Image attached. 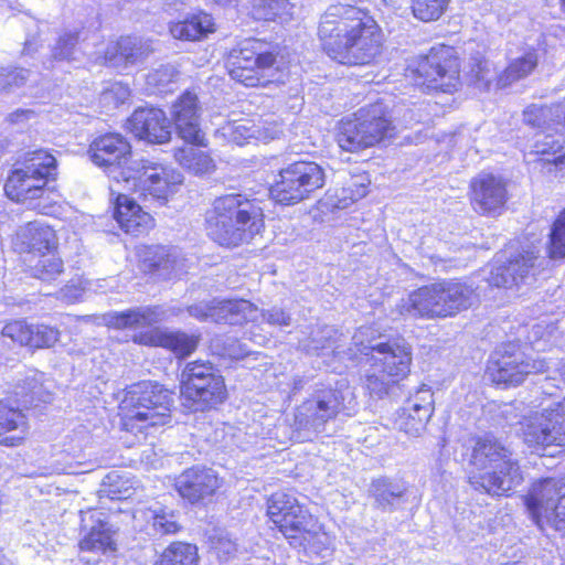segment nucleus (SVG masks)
<instances>
[{"mask_svg":"<svg viewBox=\"0 0 565 565\" xmlns=\"http://www.w3.org/2000/svg\"><path fill=\"white\" fill-rule=\"evenodd\" d=\"M450 0H411L413 15L423 21L438 20L445 12Z\"/></svg>","mask_w":565,"mask_h":565,"instance_id":"49530a36","label":"nucleus"},{"mask_svg":"<svg viewBox=\"0 0 565 565\" xmlns=\"http://www.w3.org/2000/svg\"><path fill=\"white\" fill-rule=\"evenodd\" d=\"M198 97L185 92L172 106L174 124L180 137L189 143L203 145V135L200 129Z\"/></svg>","mask_w":565,"mask_h":565,"instance_id":"5701e85b","label":"nucleus"},{"mask_svg":"<svg viewBox=\"0 0 565 565\" xmlns=\"http://www.w3.org/2000/svg\"><path fill=\"white\" fill-rule=\"evenodd\" d=\"M469 76L471 82L479 89H489L494 79L498 81L492 62L483 57H473L470 64Z\"/></svg>","mask_w":565,"mask_h":565,"instance_id":"c03bdc74","label":"nucleus"},{"mask_svg":"<svg viewBox=\"0 0 565 565\" xmlns=\"http://www.w3.org/2000/svg\"><path fill=\"white\" fill-rule=\"evenodd\" d=\"M539 55L534 47L525 49L519 56L513 57L498 77V87H507L514 82L529 76L537 66Z\"/></svg>","mask_w":565,"mask_h":565,"instance_id":"473e14b6","label":"nucleus"},{"mask_svg":"<svg viewBox=\"0 0 565 565\" xmlns=\"http://www.w3.org/2000/svg\"><path fill=\"white\" fill-rule=\"evenodd\" d=\"M324 183L326 173L320 164L300 160L280 169L270 194L279 204L295 205L309 199Z\"/></svg>","mask_w":565,"mask_h":565,"instance_id":"9b49d317","label":"nucleus"},{"mask_svg":"<svg viewBox=\"0 0 565 565\" xmlns=\"http://www.w3.org/2000/svg\"><path fill=\"white\" fill-rule=\"evenodd\" d=\"M171 402L170 392L158 383L135 384L120 405L122 429L138 436L169 423Z\"/></svg>","mask_w":565,"mask_h":565,"instance_id":"0eeeda50","label":"nucleus"},{"mask_svg":"<svg viewBox=\"0 0 565 565\" xmlns=\"http://www.w3.org/2000/svg\"><path fill=\"white\" fill-rule=\"evenodd\" d=\"M88 154L116 183H124L127 191L140 192L145 199L151 196L163 203L171 186L181 182L179 174L175 180L169 181L166 169L132 160L131 146L119 134L96 138L89 146Z\"/></svg>","mask_w":565,"mask_h":565,"instance_id":"f03ea898","label":"nucleus"},{"mask_svg":"<svg viewBox=\"0 0 565 565\" xmlns=\"http://www.w3.org/2000/svg\"><path fill=\"white\" fill-rule=\"evenodd\" d=\"M343 396L338 390H323L303 402L295 413V430L300 440L311 439L324 431L326 424L337 417Z\"/></svg>","mask_w":565,"mask_h":565,"instance_id":"dca6fc26","label":"nucleus"},{"mask_svg":"<svg viewBox=\"0 0 565 565\" xmlns=\"http://www.w3.org/2000/svg\"><path fill=\"white\" fill-rule=\"evenodd\" d=\"M81 292V289L75 286H65L64 288L60 289L57 297L68 302H73L78 299Z\"/></svg>","mask_w":565,"mask_h":565,"instance_id":"774afa93","label":"nucleus"},{"mask_svg":"<svg viewBox=\"0 0 565 565\" xmlns=\"http://www.w3.org/2000/svg\"><path fill=\"white\" fill-rule=\"evenodd\" d=\"M115 531L109 522L96 519L90 526H83L78 547L82 552L105 553L115 550Z\"/></svg>","mask_w":565,"mask_h":565,"instance_id":"7c9ffc66","label":"nucleus"},{"mask_svg":"<svg viewBox=\"0 0 565 565\" xmlns=\"http://www.w3.org/2000/svg\"><path fill=\"white\" fill-rule=\"evenodd\" d=\"M180 382L183 405L192 412L209 411L226 399L224 379L211 362L188 363Z\"/></svg>","mask_w":565,"mask_h":565,"instance_id":"9d476101","label":"nucleus"},{"mask_svg":"<svg viewBox=\"0 0 565 565\" xmlns=\"http://www.w3.org/2000/svg\"><path fill=\"white\" fill-rule=\"evenodd\" d=\"M212 547L221 559H227L237 552L236 543L227 534L218 533L211 537Z\"/></svg>","mask_w":565,"mask_h":565,"instance_id":"bf43d9fd","label":"nucleus"},{"mask_svg":"<svg viewBox=\"0 0 565 565\" xmlns=\"http://www.w3.org/2000/svg\"><path fill=\"white\" fill-rule=\"evenodd\" d=\"M406 487L392 479H374L369 487V497L373 507L383 512H393L405 503Z\"/></svg>","mask_w":565,"mask_h":565,"instance_id":"c85d7f7f","label":"nucleus"},{"mask_svg":"<svg viewBox=\"0 0 565 565\" xmlns=\"http://www.w3.org/2000/svg\"><path fill=\"white\" fill-rule=\"evenodd\" d=\"M214 31L213 19L207 13L194 14L170 25L171 35L185 41H200Z\"/></svg>","mask_w":565,"mask_h":565,"instance_id":"2f4dec72","label":"nucleus"},{"mask_svg":"<svg viewBox=\"0 0 565 565\" xmlns=\"http://www.w3.org/2000/svg\"><path fill=\"white\" fill-rule=\"evenodd\" d=\"M318 34L327 55L343 65H367L382 53L381 28L352 6H330L321 17Z\"/></svg>","mask_w":565,"mask_h":565,"instance_id":"f257e3e1","label":"nucleus"},{"mask_svg":"<svg viewBox=\"0 0 565 565\" xmlns=\"http://www.w3.org/2000/svg\"><path fill=\"white\" fill-rule=\"evenodd\" d=\"M394 130L387 107L383 103H374L340 121L337 141L343 150L358 152L393 137Z\"/></svg>","mask_w":565,"mask_h":565,"instance_id":"6e6552de","label":"nucleus"},{"mask_svg":"<svg viewBox=\"0 0 565 565\" xmlns=\"http://www.w3.org/2000/svg\"><path fill=\"white\" fill-rule=\"evenodd\" d=\"M212 310L213 300H203L186 307L188 313L200 321L212 320Z\"/></svg>","mask_w":565,"mask_h":565,"instance_id":"0e129e2a","label":"nucleus"},{"mask_svg":"<svg viewBox=\"0 0 565 565\" xmlns=\"http://www.w3.org/2000/svg\"><path fill=\"white\" fill-rule=\"evenodd\" d=\"M140 268L156 279H170L181 268L178 250L167 246H147L140 253Z\"/></svg>","mask_w":565,"mask_h":565,"instance_id":"a878e982","label":"nucleus"},{"mask_svg":"<svg viewBox=\"0 0 565 565\" xmlns=\"http://www.w3.org/2000/svg\"><path fill=\"white\" fill-rule=\"evenodd\" d=\"M149 512L153 535L163 536L175 534L182 529L179 516L174 511L160 508L158 510H150Z\"/></svg>","mask_w":565,"mask_h":565,"instance_id":"79ce46f5","label":"nucleus"},{"mask_svg":"<svg viewBox=\"0 0 565 565\" xmlns=\"http://www.w3.org/2000/svg\"><path fill=\"white\" fill-rule=\"evenodd\" d=\"M471 204L483 215H499L508 200L505 182L491 173H481L471 181Z\"/></svg>","mask_w":565,"mask_h":565,"instance_id":"6ab92c4d","label":"nucleus"},{"mask_svg":"<svg viewBox=\"0 0 565 565\" xmlns=\"http://www.w3.org/2000/svg\"><path fill=\"white\" fill-rule=\"evenodd\" d=\"M57 239L52 227L39 222H30L19 228L15 237V246L21 252L28 253L33 259L41 254L56 248Z\"/></svg>","mask_w":565,"mask_h":565,"instance_id":"bb28decb","label":"nucleus"},{"mask_svg":"<svg viewBox=\"0 0 565 565\" xmlns=\"http://www.w3.org/2000/svg\"><path fill=\"white\" fill-rule=\"evenodd\" d=\"M475 288L467 282L441 280L412 291L399 305V312L413 318L444 319L457 316L477 302Z\"/></svg>","mask_w":565,"mask_h":565,"instance_id":"39448f33","label":"nucleus"},{"mask_svg":"<svg viewBox=\"0 0 565 565\" xmlns=\"http://www.w3.org/2000/svg\"><path fill=\"white\" fill-rule=\"evenodd\" d=\"M30 347L33 348H51L57 340L60 332L57 329L46 324H31Z\"/></svg>","mask_w":565,"mask_h":565,"instance_id":"4d7b16f0","label":"nucleus"},{"mask_svg":"<svg viewBox=\"0 0 565 565\" xmlns=\"http://www.w3.org/2000/svg\"><path fill=\"white\" fill-rule=\"evenodd\" d=\"M220 486V479L214 470L205 467L189 468L175 480L177 491L190 503H198L212 497Z\"/></svg>","mask_w":565,"mask_h":565,"instance_id":"412c9836","label":"nucleus"},{"mask_svg":"<svg viewBox=\"0 0 565 565\" xmlns=\"http://www.w3.org/2000/svg\"><path fill=\"white\" fill-rule=\"evenodd\" d=\"M25 260L29 264L31 275L42 281H54L63 274V262L54 249Z\"/></svg>","mask_w":565,"mask_h":565,"instance_id":"f704fd0d","label":"nucleus"},{"mask_svg":"<svg viewBox=\"0 0 565 565\" xmlns=\"http://www.w3.org/2000/svg\"><path fill=\"white\" fill-rule=\"evenodd\" d=\"M333 333L335 331L330 327L319 328L316 332H312L311 337L301 341L302 348L312 354H320L321 351L332 348L334 354H341L342 351L339 347H334Z\"/></svg>","mask_w":565,"mask_h":565,"instance_id":"de8ad7c7","label":"nucleus"},{"mask_svg":"<svg viewBox=\"0 0 565 565\" xmlns=\"http://www.w3.org/2000/svg\"><path fill=\"white\" fill-rule=\"evenodd\" d=\"M547 370L542 359L527 356L518 344L505 343L491 355L487 372L492 382L504 385H519L530 374Z\"/></svg>","mask_w":565,"mask_h":565,"instance_id":"2eb2a0df","label":"nucleus"},{"mask_svg":"<svg viewBox=\"0 0 565 565\" xmlns=\"http://www.w3.org/2000/svg\"><path fill=\"white\" fill-rule=\"evenodd\" d=\"M30 75L31 71L24 67L0 66V94H10L23 87Z\"/></svg>","mask_w":565,"mask_h":565,"instance_id":"09e8293b","label":"nucleus"},{"mask_svg":"<svg viewBox=\"0 0 565 565\" xmlns=\"http://www.w3.org/2000/svg\"><path fill=\"white\" fill-rule=\"evenodd\" d=\"M535 250H522L513 257H510L507 263L510 265V270L514 271L518 284H523L530 278V274L534 268L537 258Z\"/></svg>","mask_w":565,"mask_h":565,"instance_id":"8fccbe9b","label":"nucleus"},{"mask_svg":"<svg viewBox=\"0 0 565 565\" xmlns=\"http://www.w3.org/2000/svg\"><path fill=\"white\" fill-rule=\"evenodd\" d=\"M267 514L294 547L315 553L328 550L329 536L317 519L289 493L276 492L268 500Z\"/></svg>","mask_w":565,"mask_h":565,"instance_id":"423d86ee","label":"nucleus"},{"mask_svg":"<svg viewBox=\"0 0 565 565\" xmlns=\"http://www.w3.org/2000/svg\"><path fill=\"white\" fill-rule=\"evenodd\" d=\"M78 44V32L64 31L51 45V61H71L74 58L76 46Z\"/></svg>","mask_w":565,"mask_h":565,"instance_id":"a18cd8bd","label":"nucleus"},{"mask_svg":"<svg viewBox=\"0 0 565 565\" xmlns=\"http://www.w3.org/2000/svg\"><path fill=\"white\" fill-rule=\"evenodd\" d=\"M434 394L427 385H422L406 398L403 406L406 411L423 412L425 416H431L434 413Z\"/></svg>","mask_w":565,"mask_h":565,"instance_id":"3c124183","label":"nucleus"},{"mask_svg":"<svg viewBox=\"0 0 565 565\" xmlns=\"http://www.w3.org/2000/svg\"><path fill=\"white\" fill-rule=\"evenodd\" d=\"M223 135L227 137L230 141L239 146L250 138H267L266 135L262 134L260 128L249 119H241L227 124L223 127Z\"/></svg>","mask_w":565,"mask_h":565,"instance_id":"37998d69","label":"nucleus"},{"mask_svg":"<svg viewBox=\"0 0 565 565\" xmlns=\"http://www.w3.org/2000/svg\"><path fill=\"white\" fill-rule=\"evenodd\" d=\"M520 425L521 436L530 447H565V397L525 415Z\"/></svg>","mask_w":565,"mask_h":565,"instance_id":"ddd939ff","label":"nucleus"},{"mask_svg":"<svg viewBox=\"0 0 565 565\" xmlns=\"http://www.w3.org/2000/svg\"><path fill=\"white\" fill-rule=\"evenodd\" d=\"M263 319L273 326H290L291 317L280 308H271L263 312Z\"/></svg>","mask_w":565,"mask_h":565,"instance_id":"69168bd1","label":"nucleus"},{"mask_svg":"<svg viewBox=\"0 0 565 565\" xmlns=\"http://www.w3.org/2000/svg\"><path fill=\"white\" fill-rule=\"evenodd\" d=\"M177 76L178 72L172 65H161L150 72L146 81L149 87L156 89L158 93H162L169 84L174 82Z\"/></svg>","mask_w":565,"mask_h":565,"instance_id":"6e6d98bb","label":"nucleus"},{"mask_svg":"<svg viewBox=\"0 0 565 565\" xmlns=\"http://www.w3.org/2000/svg\"><path fill=\"white\" fill-rule=\"evenodd\" d=\"M207 235L218 245L236 247L254 239L264 228L263 210L242 193L216 198L206 212Z\"/></svg>","mask_w":565,"mask_h":565,"instance_id":"20e7f679","label":"nucleus"},{"mask_svg":"<svg viewBox=\"0 0 565 565\" xmlns=\"http://www.w3.org/2000/svg\"><path fill=\"white\" fill-rule=\"evenodd\" d=\"M34 115L32 109H17L8 116V120L11 124H20L33 118Z\"/></svg>","mask_w":565,"mask_h":565,"instance_id":"338daca9","label":"nucleus"},{"mask_svg":"<svg viewBox=\"0 0 565 565\" xmlns=\"http://www.w3.org/2000/svg\"><path fill=\"white\" fill-rule=\"evenodd\" d=\"M548 256L553 259L565 257V210L553 224L550 234Z\"/></svg>","mask_w":565,"mask_h":565,"instance_id":"603ef678","label":"nucleus"},{"mask_svg":"<svg viewBox=\"0 0 565 565\" xmlns=\"http://www.w3.org/2000/svg\"><path fill=\"white\" fill-rule=\"evenodd\" d=\"M356 352L367 358L371 366L387 377L403 379L409 372L412 353L407 345L398 342H376L364 344L353 337Z\"/></svg>","mask_w":565,"mask_h":565,"instance_id":"f3484780","label":"nucleus"},{"mask_svg":"<svg viewBox=\"0 0 565 565\" xmlns=\"http://www.w3.org/2000/svg\"><path fill=\"white\" fill-rule=\"evenodd\" d=\"M128 129L139 139L164 143L171 138V127L166 114L154 107L136 109L128 119Z\"/></svg>","mask_w":565,"mask_h":565,"instance_id":"aec40b11","label":"nucleus"},{"mask_svg":"<svg viewBox=\"0 0 565 565\" xmlns=\"http://www.w3.org/2000/svg\"><path fill=\"white\" fill-rule=\"evenodd\" d=\"M265 43L247 39L233 49L227 58L228 74L246 87H256L265 82V72L271 68L276 56L264 51Z\"/></svg>","mask_w":565,"mask_h":565,"instance_id":"4468645a","label":"nucleus"},{"mask_svg":"<svg viewBox=\"0 0 565 565\" xmlns=\"http://www.w3.org/2000/svg\"><path fill=\"white\" fill-rule=\"evenodd\" d=\"M516 279L518 278H515L514 271L510 270L509 263L495 265L488 277L490 285L504 288L519 286Z\"/></svg>","mask_w":565,"mask_h":565,"instance_id":"13d9d810","label":"nucleus"},{"mask_svg":"<svg viewBox=\"0 0 565 565\" xmlns=\"http://www.w3.org/2000/svg\"><path fill=\"white\" fill-rule=\"evenodd\" d=\"M32 330L31 324L25 323L22 320H17L7 323L1 331V339H10L12 343H17L19 345H29L31 339Z\"/></svg>","mask_w":565,"mask_h":565,"instance_id":"5fc2aeb1","label":"nucleus"},{"mask_svg":"<svg viewBox=\"0 0 565 565\" xmlns=\"http://www.w3.org/2000/svg\"><path fill=\"white\" fill-rule=\"evenodd\" d=\"M561 385H565V362L561 363L559 366L554 371L553 376H547L541 385L542 393L548 396H554L555 390L561 388Z\"/></svg>","mask_w":565,"mask_h":565,"instance_id":"680f3d73","label":"nucleus"},{"mask_svg":"<svg viewBox=\"0 0 565 565\" xmlns=\"http://www.w3.org/2000/svg\"><path fill=\"white\" fill-rule=\"evenodd\" d=\"M136 343L149 347H161L171 350L177 356L184 358L195 351L199 337L181 330L153 328L134 337Z\"/></svg>","mask_w":565,"mask_h":565,"instance_id":"4be33fe9","label":"nucleus"},{"mask_svg":"<svg viewBox=\"0 0 565 565\" xmlns=\"http://www.w3.org/2000/svg\"><path fill=\"white\" fill-rule=\"evenodd\" d=\"M465 456L469 466L468 482L476 491L505 495L523 482L518 454L493 435L469 438Z\"/></svg>","mask_w":565,"mask_h":565,"instance_id":"7ed1b4c3","label":"nucleus"},{"mask_svg":"<svg viewBox=\"0 0 565 565\" xmlns=\"http://www.w3.org/2000/svg\"><path fill=\"white\" fill-rule=\"evenodd\" d=\"M182 311L180 307H170L168 310H163L159 306L137 307L109 313L108 323L118 329H138L158 323L171 316L178 317Z\"/></svg>","mask_w":565,"mask_h":565,"instance_id":"393cba45","label":"nucleus"},{"mask_svg":"<svg viewBox=\"0 0 565 565\" xmlns=\"http://www.w3.org/2000/svg\"><path fill=\"white\" fill-rule=\"evenodd\" d=\"M156 565H198V548L192 544L174 542L164 550Z\"/></svg>","mask_w":565,"mask_h":565,"instance_id":"4c0bfd02","label":"nucleus"},{"mask_svg":"<svg viewBox=\"0 0 565 565\" xmlns=\"http://www.w3.org/2000/svg\"><path fill=\"white\" fill-rule=\"evenodd\" d=\"M431 416H425L422 412L406 411V406H402L395 417V427L412 437H418L425 430L427 423Z\"/></svg>","mask_w":565,"mask_h":565,"instance_id":"ea45409f","label":"nucleus"},{"mask_svg":"<svg viewBox=\"0 0 565 565\" xmlns=\"http://www.w3.org/2000/svg\"><path fill=\"white\" fill-rule=\"evenodd\" d=\"M114 217L120 228L132 235H140L152 226V216L145 212L135 200L119 193L114 209Z\"/></svg>","mask_w":565,"mask_h":565,"instance_id":"cd10ccee","label":"nucleus"},{"mask_svg":"<svg viewBox=\"0 0 565 565\" xmlns=\"http://www.w3.org/2000/svg\"><path fill=\"white\" fill-rule=\"evenodd\" d=\"M174 158L180 166L195 174L205 173L212 168L211 158L203 151L196 149L194 143L178 148L174 151Z\"/></svg>","mask_w":565,"mask_h":565,"instance_id":"e433bc0d","label":"nucleus"},{"mask_svg":"<svg viewBox=\"0 0 565 565\" xmlns=\"http://www.w3.org/2000/svg\"><path fill=\"white\" fill-rule=\"evenodd\" d=\"M153 52L150 40L137 36H122L108 44L105 51V63L114 66H128L142 63Z\"/></svg>","mask_w":565,"mask_h":565,"instance_id":"b1692460","label":"nucleus"},{"mask_svg":"<svg viewBox=\"0 0 565 565\" xmlns=\"http://www.w3.org/2000/svg\"><path fill=\"white\" fill-rule=\"evenodd\" d=\"M130 96L128 86L120 83L113 84L109 88L102 93L100 100L104 104H114L118 106L124 104Z\"/></svg>","mask_w":565,"mask_h":565,"instance_id":"052dcab7","label":"nucleus"},{"mask_svg":"<svg viewBox=\"0 0 565 565\" xmlns=\"http://www.w3.org/2000/svg\"><path fill=\"white\" fill-rule=\"evenodd\" d=\"M15 404L22 408H29L36 405L38 402H47L49 392L45 391L41 381L36 377H28L22 385L17 386L14 391Z\"/></svg>","mask_w":565,"mask_h":565,"instance_id":"c9c22d12","label":"nucleus"},{"mask_svg":"<svg viewBox=\"0 0 565 565\" xmlns=\"http://www.w3.org/2000/svg\"><path fill=\"white\" fill-rule=\"evenodd\" d=\"M284 0H253V8L258 19H269L276 13Z\"/></svg>","mask_w":565,"mask_h":565,"instance_id":"e2e57ef3","label":"nucleus"},{"mask_svg":"<svg viewBox=\"0 0 565 565\" xmlns=\"http://www.w3.org/2000/svg\"><path fill=\"white\" fill-rule=\"evenodd\" d=\"M419 74L425 77L429 87L443 92H451L459 85V62L455 50L449 46L431 49L419 63Z\"/></svg>","mask_w":565,"mask_h":565,"instance_id":"a211bd4d","label":"nucleus"},{"mask_svg":"<svg viewBox=\"0 0 565 565\" xmlns=\"http://www.w3.org/2000/svg\"><path fill=\"white\" fill-rule=\"evenodd\" d=\"M532 152L540 157L537 162L548 167V171H552V167L559 170L565 168V146L553 136L544 135L539 138Z\"/></svg>","mask_w":565,"mask_h":565,"instance_id":"72a5a7b5","label":"nucleus"},{"mask_svg":"<svg viewBox=\"0 0 565 565\" xmlns=\"http://www.w3.org/2000/svg\"><path fill=\"white\" fill-rule=\"evenodd\" d=\"M398 382L395 377H387L386 374L379 373L372 367V373L366 376V387L372 396L383 398L390 394V391Z\"/></svg>","mask_w":565,"mask_h":565,"instance_id":"864d4df0","label":"nucleus"},{"mask_svg":"<svg viewBox=\"0 0 565 565\" xmlns=\"http://www.w3.org/2000/svg\"><path fill=\"white\" fill-rule=\"evenodd\" d=\"M525 504L535 523L565 531V479L544 478L535 481Z\"/></svg>","mask_w":565,"mask_h":565,"instance_id":"f8f14e48","label":"nucleus"},{"mask_svg":"<svg viewBox=\"0 0 565 565\" xmlns=\"http://www.w3.org/2000/svg\"><path fill=\"white\" fill-rule=\"evenodd\" d=\"M26 427L28 424L22 409L17 404L12 405L0 399V436L12 430L25 433Z\"/></svg>","mask_w":565,"mask_h":565,"instance_id":"a19ab883","label":"nucleus"},{"mask_svg":"<svg viewBox=\"0 0 565 565\" xmlns=\"http://www.w3.org/2000/svg\"><path fill=\"white\" fill-rule=\"evenodd\" d=\"M257 309L247 300L213 299L212 321L216 323L243 324L255 319Z\"/></svg>","mask_w":565,"mask_h":565,"instance_id":"c756f323","label":"nucleus"},{"mask_svg":"<svg viewBox=\"0 0 565 565\" xmlns=\"http://www.w3.org/2000/svg\"><path fill=\"white\" fill-rule=\"evenodd\" d=\"M558 104L555 106H537L531 105L523 111L524 122L532 127H546L554 130L562 129L557 124L556 113Z\"/></svg>","mask_w":565,"mask_h":565,"instance_id":"58836bf2","label":"nucleus"},{"mask_svg":"<svg viewBox=\"0 0 565 565\" xmlns=\"http://www.w3.org/2000/svg\"><path fill=\"white\" fill-rule=\"evenodd\" d=\"M56 174V159L45 150L28 153L8 177L4 192L15 202L29 204L32 209H42L36 200L43 199L45 185Z\"/></svg>","mask_w":565,"mask_h":565,"instance_id":"1a4fd4ad","label":"nucleus"}]
</instances>
